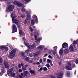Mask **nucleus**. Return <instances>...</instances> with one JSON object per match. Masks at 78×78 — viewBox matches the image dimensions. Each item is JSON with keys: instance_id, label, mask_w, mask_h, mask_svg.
Wrapping results in <instances>:
<instances>
[{"instance_id": "nucleus-38", "label": "nucleus", "mask_w": 78, "mask_h": 78, "mask_svg": "<svg viewBox=\"0 0 78 78\" xmlns=\"http://www.w3.org/2000/svg\"><path fill=\"white\" fill-rule=\"evenodd\" d=\"M67 66H71V64L70 62H68L67 63Z\"/></svg>"}, {"instance_id": "nucleus-54", "label": "nucleus", "mask_w": 78, "mask_h": 78, "mask_svg": "<svg viewBox=\"0 0 78 78\" xmlns=\"http://www.w3.org/2000/svg\"><path fill=\"white\" fill-rule=\"evenodd\" d=\"M43 62H46V58H45L44 59Z\"/></svg>"}, {"instance_id": "nucleus-45", "label": "nucleus", "mask_w": 78, "mask_h": 78, "mask_svg": "<svg viewBox=\"0 0 78 78\" xmlns=\"http://www.w3.org/2000/svg\"><path fill=\"white\" fill-rule=\"evenodd\" d=\"M24 1L26 2H29L31 1V0H24Z\"/></svg>"}, {"instance_id": "nucleus-46", "label": "nucleus", "mask_w": 78, "mask_h": 78, "mask_svg": "<svg viewBox=\"0 0 78 78\" xmlns=\"http://www.w3.org/2000/svg\"><path fill=\"white\" fill-rule=\"evenodd\" d=\"M37 65H40V63L39 62H37L36 63Z\"/></svg>"}, {"instance_id": "nucleus-28", "label": "nucleus", "mask_w": 78, "mask_h": 78, "mask_svg": "<svg viewBox=\"0 0 78 78\" xmlns=\"http://www.w3.org/2000/svg\"><path fill=\"white\" fill-rule=\"evenodd\" d=\"M47 62H48L50 63H51V62H52V61L51 60L49 59H47Z\"/></svg>"}, {"instance_id": "nucleus-47", "label": "nucleus", "mask_w": 78, "mask_h": 78, "mask_svg": "<svg viewBox=\"0 0 78 78\" xmlns=\"http://www.w3.org/2000/svg\"><path fill=\"white\" fill-rule=\"evenodd\" d=\"M75 64H73V65H72V68H74V67H75Z\"/></svg>"}, {"instance_id": "nucleus-1", "label": "nucleus", "mask_w": 78, "mask_h": 78, "mask_svg": "<svg viewBox=\"0 0 78 78\" xmlns=\"http://www.w3.org/2000/svg\"><path fill=\"white\" fill-rule=\"evenodd\" d=\"M23 39L25 45L27 47V48H28L33 49L36 48V45H35V44L34 43L32 45H30L28 43L25 42V41H26V39H25V37L23 38Z\"/></svg>"}, {"instance_id": "nucleus-31", "label": "nucleus", "mask_w": 78, "mask_h": 78, "mask_svg": "<svg viewBox=\"0 0 78 78\" xmlns=\"http://www.w3.org/2000/svg\"><path fill=\"white\" fill-rule=\"evenodd\" d=\"M38 55H39V53L38 52H37L34 54V56H37Z\"/></svg>"}, {"instance_id": "nucleus-34", "label": "nucleus", "mask_w": 78, "mask_h": 78, "mask_svg": "<svg viewBox=\"0 0 78 78\" xmlns=\"http://www.w3.org/2000/svg\"><path fill=\"white\" fill-rule=\"evenodd\" d=\"M5 50L6 51H8V47H6L5 46Z\"/></svg>"}, {"instance_id": "nucleus-27", "label": "nucleus", "mask_w": 78, "mask_h": 78, "mask_svg": "<svg viewBox=\"0 0 78 78\" xmlns=\"http://www.w3.org/2000/svg\"><path fill=\"white\" fill-rule=\"evenodd\" d=\"M31 52V51L29 49H27L26 51H25V52L26 53H30Z\"/></svg>"}, {"instance_id": "nucleus-63", "label": "nucleus", "mask_w": 78, "mask_h": 78, "mask_svg": "<svg viewBox=\"0 0 78 78\" xmlns=\"http://www.w3.org/2000/svg\"><path fill=\"white\" fill-rule=\"evenodd\" d=\"M25 67H28V65H25Z\"/></svg>"}, {"instance_id": "nucleus-50", "label": "nucleus", "mask_w": 78, "mask_h": 78, "mask_svg": "<svg viewBox=\"0 0 78 78\" xmlns=\"http://www.w3.org/2000/svg\"><path fill=\"white\" fill-rule=\"evenodd\" d=\"M19 72H22V70L21 69H19Z\"/></svg>"}, {"instance_id": "nucleus-56", "label": "nucleus", "mask_w": 78, "mask_h": 78, "mask_svg": "<svg viewBox=\"0 0 78 78\" xmlns=\"http://www.w3.org/2000/svg\"><path fill=\"white\" fill-rule=\"evenodd\" d=\"M56 56H57V58H59V55H58L57 54L56 55Z\"/></svg>"}, {"instance_id": "nucleus-15", "label": "nucleus", "mask_w": 78, "mask_h": 78, "mask_svg": "<svg viewBox=\"0 0 78 78\" xmlns=\"http://www.w3.org/2000/svg\"><path fill=\"white\" fill-rule=\"evenodd\" d=\"M28 73H29L28 72V71H26L24 72L23 73V74H24V76H27V75H28Z\"/></svg>"}, {"instance_id": "nucleus-44", "label": "nucleus", "mask_w": 78, "mask_h": 78, "mask_svg": "<svg viewBox=\"0 0 78 78\" xmlns=\"http://www.w3.org/2000/svg\"><path fill=\"white\" fill-rule=\"evenodd\" d=\"M34 37H35V40H37V36L36 35H35L34 36Z\"/></svg>"}, {"instance_id": "nucleus-41", "label": "nucleus", "mask_w": 78, "mask_h": 78, "mask_svg": "<svg viewBox=\"0 0 78 78\" xmlns=\"http://www.w3.org/2000/svg\"><path fill=\"white\" fill-rule=\"evenodd\" d=\"M43 61V60L42 59H40L39 61L40 62V63H42V61Z\"/></svg>"}, {"instance_id": "nucleus-36", "label": "nucleus", "mask_w": 78, "mask_h": 78, "mask_svg": "<svg viewBox=\"0 0 78 78\" xmlns=\"http://www.w3.org/2000/svg\"><path fill=\"white\" fill-rule=\"evenodd\" d=\"M21 17L22 18H24L25 17V14H23L21 15Z\"/></svg>"}, {"instance_id": "nucleus-35", "label": "nucleus", "mask_w": 78, "mask_h": 78, "mask_svg": "<svg viewBox=\"0 0 78 78\" xmlns=\"http://www.w3.org/2000/svg\"><path fill=\"white\" fill-rule=\"evenodd\" d=\"M3 62V59L2 58L0 57V63H2Z\"/></svg>"}, {"instance_id": "nucleus-33", "label": "nucleus", "mask_w": 78, "mask_h": 78, "mask_svg": "<svg viewBox=\"0 0 78 78\" xmlns=\"http://www.w3.org/2000/svg\"><path fill=\"white\" fill-rule=\"evenodd\" d=\"M28 62H29V63H33V61L32 60H29L28 61Z\"/></svg>"}, {"instance_id": "nucleus-4", "label": "nucleus", "mask_w": 78, "mask_h": 78, "mask_svg": "<svg viewBox=\"0 0 78 78\" xmlns=\"http://www.w3.org/2000/svg\"><path fill=\"white\" fill-rule=\"evenodd\" d=\"M16 51V50L15 49H13L11 51L9 55V57L10 59H12V58H13L14 57Z\"/></svg>"}, {"instance_id": "nucleus-2", "label": "nucleus", "mask_w": 78, "mask_h": 78, "mask_svg": "<svg viewBox=\"0 0 78 78\" xmlns=\"http://www.w3.org/2000/svg\"><path fill=\"white\" fill-rule=\"evenodd\" d=\"M77 42H78V40H77L76 41H74L73 42V46H72V44L71 45L70 47L69 48V50H70L71 51H75V50H76V48L74 44H76Z\"/></svg>"}, {"instance_id": "nucleus-7", "label": "nucleus", "mask_w": 78, "mask_h": 78, "mask_svg": "<svg viewBox=\"0 0 78 78\" xmlns=\"http://www.w3.org/2000/svg\"><path fill=\"white\" fill-rule=\"evenodd\" d=\"M14 5H10L8 7V9L9 10V11H12V10L14 9Z\"/></svg>"}, {"instance_id": "nucleus-25", "label": "nucleus", "mask_w": 78, "mask_h": 78, "mask_svg": "<svg viewBox=\"0 0 78 78\" xmlns=\"http://www.w3.org/2000/svg\"><path fill=\"white\" fill-rule=\"evenodd\" d=\"M31 24L32 25H34V21L33 20H31Z\"/></svg>"}, {"instance_id": "nucleus-42", "label": "nucleus", "mask_w": 78, "mask_h": 78, "mask_svg": "<svg viewBox=\"0 0 78 78\" xmlns=\"http://www.w3.org/2000/svg\"><path fill=\"white\" fill-rule=\"evenodd\" d=\"M42 40V39H41V38H38L37 39V41H41Z\"/></svg>"}, {"instance_id": "nucleus-29", "label": "nucleus", "mask_w": 78, "mask_h": 78, "mask_svg": "<svg viewBox=\"0 0 78 78\" xmlns=\"http://www.w3.org/2000/svg\"><path fill=\"white\" fill-rule=\"evenodd\" d=\"M23 77L21 75H19L18 76H17L16 77V78H23Z\"/></svg>"}, {"instance_id": "nucleus-52", "label": "nucleus", "mask_w": 78, "mask_h": 78, "mask_svg": "<svg viewBox=\"0 0 78 78\" xmlns=\"http://www.w3.org/2000/svg\"><path fill=\"white\" fill-rule=\"evenodd\" d=\"M21 55H22L23 56H25V55H24V54L23 53H21Z\"/></svg>"}, {"instance_id": "nucleus-48", "label": "nucleus", "mask_w": 78, "mask_h": 78, "mask_svg": "<svg viewBox=\"0 0 78 78\" xmlns=\"http://www.w3.org/2000/svg\"><path fill=\"white\" fill-rule=\"evenodd\" d=\"M76 64H78V59H77L76 60Z\"/></svg>"}, {"instance_id": "nucleus-11", "label": "nucleus", "mask_w": 78, "mask_h": 78, "mask_svg": "<svg viewBox=\"0 0 78 78\" xmlns=\"http://www.w3.org/2000/svg\"><path fill=\"white\" fill-rule=\"evenodd\" d=\"M4 66L5 68L6 69H8V68H9V65H8V62L6 61L4 62Z\"/></svg>"}, {"instance_id": "nucleus-58", "label": "nucleus", "mask_w": 78, "mask_h": 78, "mask_svg": "<svg viewBox=\"0 0 78 78\" xmlns=\"http://www.w3.org/2000/svg\"><path fill=\"white\" fill-rule=\"evenodd\" d=\"M48 57L49 58H52V57H51L50 55H49L48 56Z\"/></svg>"}, {"instance_id": "nucleus-43", "label": "nucleus", "mask_w": 78, "mask_h": 78, "mask_svg": "<svg viewBox=\"0 0 78 78\" xmlns=\"http://www.w3.org/2000/svg\"><path fill=\"white\" fill-rule=\"evenodd\" d=\"M29 28L30 29L31 31L32 32L33 31V29L32 28L30 27Z\"/></svg>"}, {"instance_id": "nucleus-14", "label": "nucleus", "mask_w": 78, "mask_h": 78, "mask_svg": "<svg viewBox=\"0 0 78 78\" xmlns=\"http://www.w3.org/2000/svg\"><path fill=\"white\" fill-rule=\"evenodd\" d=\"M30 72L31 74L33 75H35V72L33 70H32L31 68L29 69Z\"/></svg>"}, {"instance_id": "nucleus-49", "label": "nucleus", "mask_w": 78, "mask_h": 78, "mask_svg": "<svg viewBox=\"0 0 78 78\" xmlns=\"http://www.w3.org/2000/svg\"><path fill=\"white\" fill-rule=\"evenodd\" d=\"M18 67H19V68H21V65L20 64H19L18 65Z\"/></svg>"}, {"instance_id": "nucleus-59", "label": "nucleus", "mask_w": 78, "mask_h": 78, "mask_svg": "<svg viewBox=\"0 0 78 78\" xmlns=\"http://www.w3.org/2000/svg\"><path fill=\"white\" fill-rule=\"evenodd\" d=\"M20 65H21V66H23L24 64H23V63H21Z\"/></svg>"}, {"instance_id": "nucleus-64", "label": "nucleus", "mask_w": 78, "mask_h": 78, "mask_svg": "<svg viewBox=\"0 0 78 78\" xmlns=\"http://www.w3.org/2000/svg\"><path fill=\"white\" fill-rule=\"evenodd\" d=\"M47 50V48H44V50Z\"/></svg>"}, {"instance_id": "nucleus-17", "label": "nucleus", "mask_w": 78, "mask_h": 78, "mask_svg": "<svg viewBox=\"0 0 78 78\" xmlns=\"http://www.w3.org/2000/svg\"><path fill=\"white\" fill-rule=\"evenodd\" d=\"M63 50H62V49H61L59 51V53L60 54V56H62V55H63Z\"/></svg>"}, {"instance_id": "nucleus-26", "label": "nucleus", "mask_w": 78, "mask_h": 78, "mask_svg": "<svg viewBox=\"0 0 78 78\" xmlns=\"http://www.w3.org/2000/svg\"><path fill=\"white\" fill-rule=\"evenodd\" d=\"M1 70H2V73H5V70L4 69H3V68H1Z\"/></svg>"}, {"instance_id": "nucleus-40", "label": "nucleus", "mask_w": 78, "mask_h": 78, "mask_svg": "<svg viewBox=\"0 0 78 78\" xmlns=\"http://www.w3.org/2000/svg\"><path fill=\"white\" fill-rule=\"evenodd\" d=\"M27 23V20H26L24 22V24H26V23Z\"/></svg>"}, {"instance_id": "nucleus-61", "label": "nucleus", "mask_w": 78, "mask_h": 78, "mask_svg": "<svg viewBox=\"0 0 78 78\" xmlns=\"http://www.w3.org/2000/svg\"><path fill=\"white\" fill-rule=\"evenodd\" d=\"M2 75H3V73H0V75L1 76H2Z\"/></svg>"}, {"instance_id": "nucleus-18", "label": "nucleus", "mask_w": 78, "mask_h": 78, "mask_svg": "<svg viewBox=\"0 0 78 78\" xmlns=\"http://www.w3.org/2000/svg\"><path fill=\"white\" fill-rule=\"evenodd\" d=\"M44 47V46H42L41 45L39 46L38 48V49H40V50H41L42 48H43Z\"/></svg>"}, {"instance_id": "nucleus-55", "label": "nucleus", "mask_w": 78, "mask_h": 78, "mask_svg": "<svg viewBox=\"0 0 78 78\" xmlns=\"http://www.w3.org/2000/svg\"><path fill=\"white\" fill-rule=\"evenodd\" d=\"M17 26L19 28H20V26L19 24L17 25Z\"/></svg>"}, {"instance_id": "nucleus-39", "label": "nucleus", "mask_w": 78, "mask_h": 78, "mask_svg": "<svg viewBox=\"0 0 78 78\" xmlns=\"http://www.w3.org/2000/svg\"><path fill=\"white\" fill-rule=\"evenodd\" d=\"M56 53H57L56 52V51H55V50H54V52L53 53V55H55L56 54Z\"/></svg>"}, {"instance_id": "nucleus-32", "label": "nucleus", "mask_w": 78, "mask_h": 78, "mask_svg": "<svg viewBox=\"0 0 78 78\" xmlns=\"http://www.w3.org/2000/svg\"><path fill=\"white\" fill-rule=\"evenodd\" d=\"M21 11H23V12H25V9L24 8V7H23L22 9H21Z\"/></svg>"}, {"instance_id": "nucleus-5", "label": "nucleus", "mask_w": 78, "mask_h": 78, "mask_svg": "<svg viewBox=\"0 0 78 78\" xmlns=\"http://www.w3.org/2000/svg\"><path fill=\"white\" fill-rule=\"evenodd\" d=\"M13 70H14V67H12L8 71V75H11V76H12L13 77L16 76V73H12V71H13Z\"/></svg>"}, {"instance_id": "nucleus-19", "label": "nucleus", "mask_w": 78, "mask_h": 78, "mask_svg": "<svg viewBox=\"0 0 78 78\" xmlns=\"http://www.w3.org/2000/svg\"><path fill=\"white\" fill-rule=\"evenodd\" d=\"M22 70L23 71H25V70H26V67L25 66H23L22 67Z\"/></svg>"}, {"instance_id": "nucleus-12", "label": "nucleus", "mask_w": 78, "mask_h": 78, "mask_svg": "<svg viewBox=\"0 0 78 78\" xmlns=\"http://www.w3.org/2000/svg\"><path fill=\"white\" fill-rule=\"evenodd\" d=\"M63 48H66L68 47V44L66 43H64L62 44Z\"/></svg>"}, {"instance_id": "nucleus-37", "label": "nucleus", "mask_w": 78, "mask_h": 78, "mask_svg": "<svg viewBox=\"0 0 78 78\" xmlns=\"http://www.w3.org/2000/svg\"><path fill=\"white\" fill-rule=\"evenodd\" d=\"M43 70L44 71H47V68L46 67H44L43 68Z\"/></svg>"}, {"instance_id": "nucleus-10", "label": "nucleus", "mask_w": 78, "mask_h": 78, "mask_svg": "<svg viewBox=\"0 0 78 78\" xmlns=\"http://www.w3.org/2000/svg\"><path fill=\"white\" fill-rule=\"evenodd\" d=\"M20 29H19V33L20 35L21 36H25V33L22 32V31L21 30H20Z\"/></svg>"}, {"instance_id": "nucleus-23", "label": "nucleus", "mask_w": 78, "mask_h": 78, "mask_svg": "<svg viewBox=\"0 0 78 78\" xmlns=\"http://www.w3.org/2000/svg\"><path fill=\"white\" fill-rule=\"evenodd\" d=\"M45 66L47 67H48V68H50V66L48 63L46 64L45 65Z\"/></svg>"}, {"instance_id": "nucleus-9", "label": "nucleus", "mask_w": 78, "mask_h": 78, "mask_svg": "<svg viewBox=\"0 0 78 78\" xmlns=\"http://www.w3.org/2000/svg\"><path fill=\"white\" fill-rule=\"evenodd\" d=\"M12 28L13 30L15 31V32H17V27L16 25H12Z\"/></svg>"}, {"instance_id": "nucleus-60", "label": "nucleus", "mask_w": 78, "mask_h": 78, "mask_svg": "<svg viewBox=\"0 0 78 78\" xmlns=\"http://www.w3.org/2000/svg\"><path fill=\"white\" fill-rule=\"evenodd\" d=\"M21 75H22V76H23V73H21Z\"/></svg>"}, {"instance_id": "nucleus-20", "label": "nucleus", "mask_w": 78, "mask_h": 78, "mask_svg": "<svg viewBox=\"0 0 78 78\" xmlns=\"http://www.w3.org/2000/svg\"><path fill=\"white\" fill-rule=\"evenodd\" d=\"M66 75L68 77H69L70 76V74L69 72H68L66 73Z\"/></svg>"}, {"instance_id": "nucleus-3", "label": "nucleus", "mask_w": 78, "mask_h": 78, "mask_svg": "<svg viewBox=\"0 0 78 78\" xmlns=\"http://www.w3.org/2000/svg\"><path fill=\"white\" fill-rule=\"evenodd\" d=\"M11 17L12 20V21L13 22L12 23H16V24H17L19 23V21L16 19V18L17 17V16L16 15L14 14L13 13H12Z\"/></svg>"}, {"instance_id": "nucleus-13", "label": "nucleus", "mask_w": 78, "mask_h": 78, "mask_svg": "<svg viewBox=\"0 0 78 78\" xmlns=\"http://www.w3.org/2000/svg\"><path fill=\"white\" fill-rule=\"evenodd\" d=\"M34 20H35L36 22L37 23H38V20H37V17L36 16H34Z\"/></svg>"}, {"instance_id": "nucleus-6", "label": "nucleus", "mask_w": 78, "mask_h": 78, "mask_svg": "<svg viewBox=\"0 0 78 78\" xmlns=\"http://www.w3.org/2000/svg\"><path fill=\"white\" fill-rule=\"evenodd\" d=\"M13 3L14 5H17L18 6H19V7L22 6L23 5L22 4L20 3L19 2H17V1H15L13 2Z\"/></svg>"}, {"instance_id": "nucleus-21", "label": "nucleus", "mask_w": 78, "mask_h": 78, "mask_svg": "<svg viewBox=\"0 0 78 78\" xmlns=\"http://www.w3.org/2000/svg\"><path fill=\"white\" fill-rule=\"evenodd\" d=\"M69 49H66L65 50L64 52L65 53H69Z\"/></svg>"}, {"instance_id": "nucleus-57", "label": "nucleus", "mask_w": 78, "mask_h": 78, "mask_svg": "<svg viewBox=\"0 0 78 78\" xmlns=\"http://www.w3.org/2000/svg\"><path fill=\"white\" fill-rule=\"evenodd\" d=\"M29 56H30V57H32V56H33V55L31 54H30L29 55Z\"/></svg>"}, {"instance_id": "nucleus-24", "label": "nucleus", "mask_w": 78, "mask_h": 78, "mask_svg": "<svg viewBox=\"0 0 78 78\" xmlns=\"http://www.w3.org/2000/svg\"><path fill=\"white\" fill-rule=\"evenodd\" d=\"M53 48L54 50V51H57L56 50H57V49H58V47H57V46H55V47H54Z\"/></svg>"}, {"instance_id": "nucleus-30", "label": "nucleus", "mask_w": 78, "mask_h": 78, "mask_svg": "<svg viewBox=\"0 0 78 78\" xmlns=\"http://www.w3.org/2000/svg\"><path fill=\"white\" fill-rule=\"evenodd\" d=\"M24 59H25V60L26 61H29V60H30V59H29V58H28V57L25 58H24Z\"/></svg>"}, {"instance_id": "nucleus-51", "label": "nucleus", "mask_w": 78, "mask_h": 78, "mask_svg": "<svg viewBox=\"0 0 78 78\" xmlns=\"http://www.w3.org/2000/svg\"><path fill=\"white\" fill-rule=\"evenodd\" d=\"M43 70V68L42 67H41L40 68V71H42V70Z\"/></svg>"}, {"instance_id": "nucleus-22", "label": "nucleus", "mask_w": 78, "mask_h": 78, "mask_svg": "<svg viewBox=\"0 0 78 78\" xmlns=\"http://www.w3.org/2000/svg\"><path fill=\"white\" fill-rule=\"evenodd\" d=\"M5 48V46H1L0 47V48L2 50H4Z\"/></svg>"}, {"instance_id": "nucleus-62", "label": "nucleus", "mask_w": 78, "mask_h": 78, "mask_svg": "<svg viewBox=\"0 0 78 78\" xmlns=\"http://www.w3.org/2000/svg\"><path fill=\"white\" fill-rule=\"evenodd\" d=\"M50 65H51V66H53V64H52V62H51V63H50Z\"/></svg>"}, {"instance_id": "nucleus-53", "label": "nucleus", "mask_w": 78, "mask_h": 78, "mask_svg": "<svg viewBox=\"0 0 78 78\" xmlns=\"http://www.w3.org/2000/svg\"><path fill=\"white\" fill-rule=\"evenodd\" d=\"M37 63V62H35L33 63V65H36V64Z\"/></svg>"}, {"instance_id": "nucleus-8", "label": "nucleus", "mask_w": 78, "mask_h": 78, "mask_svg": "<svg viewBox=\"0 0 78 78\" xmlns=\"http://www.w3.org/2000/svg\"><path fill=\"white\" fill-rule=\"evenodd\" d=\"M31 12V11H30L29 12H27V20H30V18H31V16H30V14Z\"/></svg>"}, {"instance_id": "nucleus-16", "label": "nucleus", "mask_w": 78, "mask_h": 78, "mask_svg": "<svg viewBox=\"0 0 78 78\" xmlns=\"http://www.w3.org/2000/svg\"><path fill=\"white\" fill-rule=\"evenodd\" d=\"M66 69L67 70H72V67H70L68 66H66Z\"/></svg>"}]
</instances>
